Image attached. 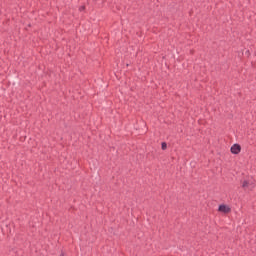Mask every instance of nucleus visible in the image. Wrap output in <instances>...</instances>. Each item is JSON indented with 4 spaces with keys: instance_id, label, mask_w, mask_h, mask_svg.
Returning <instances> with one entry per match:
<instances>
[{
    "instance_id": "f257e3e1",
    "label": "nucleus",
    "mask_w": 256,
    "mask_h": 256,
    "mask_svg": "<svg viewBox=\"0 0 256 256\" xmlns=\"http://www.w3.org/2000/svg\"><path fill=\"white\" fill-rule=\"evenodd\" d=\"M232 155H239L241 153V146L239 144H233L230 148Z\"/></svg>"
},
{
    "instance_id": "f03ea898",
    "label": "nucleus",
    "mask_w": 256,
    "mask_h": 256,
    "mask_svg": "<svg viewBox=\"0 0 256 256\" xmlns=\"http://www.w3.org/2000/svg\"><path fill=\"white\" fill-rule=\"evenodd\" d=\"M218 211L220 213H231V207L227 206V204H220L218 207Z\"/></svg>"
},
{
    "instance_id": "7ed1b4c3",
    "label": "nucleus",
    "mask_w": 256,
    "mask_h": 256,
    "mask_svg": "<svg viewBox=\"0 0 256 256\" xmlns=\"http://www.w3.org/2000/svg\"><path fill=\"white\" fill-rule=\"evenodd\" d=\"M249 185H252L251 190H252V189H255V185L249 183L247 180H244V181L242 182V188L244 189V191H247V187H249Z\"/></svg>"
},
{
    "instance_id": "20e7f679",
    "label": "nucleus",
    "mask_w": 256,
    "mask_h": 256,
    "mask_svg": "<svg viewBox=\"0 0 256 256\" xmlns=\"http://www.w3.org/2000/svg\"><path fill=\"white\" fill-rule=\"evenodd\" d=\"M161 149H162V151H165L167 149V142L161 143Z\"/></svg>"
},
{
    "instance_id": "39448f33",
    "label": "nucleus",
    "mask_w": 256,
    "mask_h": 256,
    "mask_svg": "<svg viewBox=\"0 0 256 256\" xmlns=\"http://www.w3.org/2000/svg\"><path fill=\"white\" fill-rule=\"evenodd\" d=\"M79 11H85V6H81V7L79 8Z\"/></svg>"
},
{
    "instance_id": "423d86ee",
    "label": "nucleus",
    "mask_w": 256,
    "mask_h": 256,
    "mask_svg": "<svg viewBox=\"0 0 256 256\" xmlns=\"http://www.w3.org/2000/svg\"><path fill=\"white\" fill-rule=\"evenodd\" d=\"M246 55H248V57H249V55H251V52L249 50H247Z\"/></svg>"
},
{
    "instance_id": "0eeeda50",
    "label": "nucleus",
    "mask_w": 256,
    "mask_h": 256,
    "mask_svg": "<svg viewBox=\"0 0 256 256\" xmlns=\"http://www.w3.org/2000/svg\"><path fill=\"white\" fill-rule=\"evenodd\" d=\"M94 1V3H97V1H99V0H93Z\"/></svg>"
},
{
    "instance_id": "6e6552de",
    "label": "nucleus",
    "mask_w": 256,
    "mask_h": 256,
    "mask_svg": "<svg viewBox=\"0 0 256 256\" xmlns=\"http://www.w3.org/2000/svg\"><path fill=\"white\" fill-rule=\"evenodd\" d=\"M61 256H65V254L62 253Z\"/></svg>"
}]
</instances>
